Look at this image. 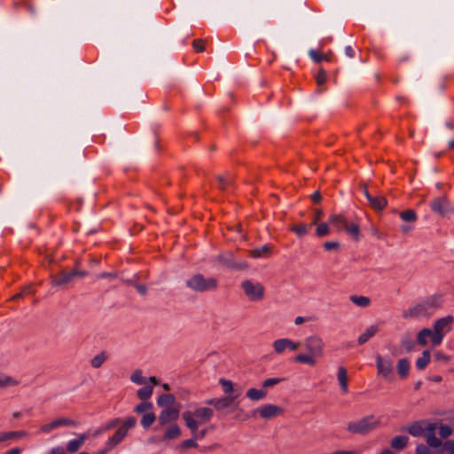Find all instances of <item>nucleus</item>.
I'll return each mask as SVG.
<instances>
[{"label": "nucleus", "instance_id": "39", "mask_svg": "<svg viewBox=\"0 0 454 454\" xmlns=\"http://www.w3.org/2000/svg\"><path fill=\"white\" fill-rule=\"evenodd\" d=\"M427 442L431 447H438L441 445V441L435 436L434 433V429H431V432L427 434Z\"/></svg>", "mask_w": 454, "mask_h": 454}, {"label": "nucleus", "instance_id": "62", "mask_svg": "<svg viewBox=\"0 0 454 454\" xmlns=\"http://www.w3.org/2000/svg\"><path fill=\"white\" fill-rule=\"evenodd\" d=\"M50 454H65L61 448H54L50 451Z\"/></svg>", "mask_w": 454, "mask_h": 454}, {"label": "nucleus", "instance_id": "20", "mask_svg": "<svg viewBox=\"0 0 454 454\" xmlns=\"http://www.w3.org/2000/svg\"><path fill=\"white\" fill-rule=\"evenodd\" d=\"M181 435V428L176 423L169 424L166 427L163 440H173L176 439Z\"/></svg>", "mask_w": 454, "mask_h": 454}, {"label": "nucleus", "instance_id": "51", "mask_svg": "<svg viewBox=\"0 0 454 454\" xmlns=\"http://www.w3.org/2000/svg\"><path fill=\"white\" fill-rule=\"evenodd\" d=\"M326 78H327V75L324 70L318 71L317 77H316L317 84L319 86L324 84L326 81Z\"/></svg>", "mask_w": 454, "mask_h": 454}, {"label": "nucleus", "instance_id": "45", "mask_svg": "<svg viewBox=\"0 0 454 454\" xmlns=\"http://www.w3.org/2000/svg\"><path fill=\"white\" fill-rule=\"evenodd\" d=\"M192 47L196 52H203L205 51V41L203 39H195Z\"/></svg>", "mask_w": 454, "mask_h": 454}, {"label": "nucleus", "instance_id": "54", "mask_svg": "<svg viewBox=\"0 0 454 454\" xmlns=\"http://www.w3.org/2000/svg\"><path fill=\"white\" fill-rule=\"evenodd\" d=\"M417 454H429L430 450L426 445H419L416 449Z\"/></svg>", "mask_w": 454, "mask_h": 454}, {"label": "nucleus", "instance_id": "48", "mask_svg": "<svg viewBox=\"0 0 454 454\" xmlns=\"http://www.w3.org/2000/svg\"><path fill=\"white\" fill-rule=\"evenodd\" d=\"M452 433L451 428L447 425H442L439 428V434L442 438H447L450 436Z\"/></svg>", "mask_w": 454, "mask_h": 454}, {"label": "nucleus", "instance_id": "19", "mask_svg": "<svg viewBox=\"0 0 454 454\" xmlns=\"http://www.w3.org/2000/svg\"><path fill=\"white\" fill-rule=\"evenodd\" d=\"M396 370L401 379H406L411 370V364L407 358H401L397 361Z\"/></svg>", "mask_w": 454, "mask_h": 454}, {"label": "nucleus", "instance_id": "64", "mask_svg": "<svg viewBox=\"0 0 454 454\" xmlns=\"http://www.w3.org/2000/svg\"><path fill=\"white\" fill-rule=\"evenodd\" d=\"M33 292L32 288L30 286H27L25 287L21 293H23V296L28 294H31Z\"/></svg>", "mask_w": 454, "mask_h": 454}, {"label": "nucleus", "instance_id": "27", "mask_svg": "<svg viewBox=\"0 0 454 454\" xmlns=\"http://www.w3.org/2000/svg\"><path fill=\"white\" fill-rule=\"evenodd\" d=\"M344 231L355 239H358L360 234L359 224L356 222H348Z\"/></svg>", "mask_w": 454, "mask_h": 454}, {"label": "nucleus", "instance_id": "49", "mask_svg": "<svg viewBox=\"0 0 454 454\" xmlns=\"http://www.w3.org/2000/svg\"><path fill=\"white\" fill-rule=\"evenodd\" d=\"M434 356V360L437 362L448 363L450 360V357L442 351H436Z\"/></svg>", "mask_w": 454, "mask_h": 454}, {"label": "nucleus", "instance_id": "33", "mask_svg": "<svg viewBox=\"0 0 454 454\" xmlns=\"http://www.w3.org/2000/svg\"><path fill=\"white\" fill-rule=\"evenodd\" d=\"M130 380L137 385L145 384L149 381V378H145L143 376V373L140 370H136L130 376Z\"/></svg>", "mask_w": 454, "mask_h": 454}, {"label": "nucleus", "instance_id": "8", "mask_svg": "<svg viewBox=\"0 0 454 454\" xmlns=\"http://www.w3.org/2000/svg\"><path fill=\"white\" fill-rule=\"evenodd\" d=\"M453 317L451 316L442 317L434 323L433 328L434 329L435 342H442L444 336L451 331Z\"/></svg>", "mask_w": 454, "mask_h": 454}, {"label": "nucleus", "instance_id": "43", "mask_svg": "<svg viewBox=\"0 0 454 454\" xmlns=\"http://www.w3.org/2000/svg\"><path fill=\"white\" fill-rule=\"evenodd\" d=\"M54 421L58 427L75 425V421H74L73 419H67V418H59V419H54Z\"/></svg>", "mask_w": 454, "mask_h": 454}, {"label": "nucleus", "instance_id": "36", "mask_svg": "<svg viewBox=\"0 0 454 454\" xmlns=\"http://www.w3.org/2000/svg\"><path fill=\"white\" fill-rule=\"evenodd\" d=\"M350 300L354 304H356L359 307H363V308L368 307L371 302L370 299L366 296L354 295V296H351Z\"/></svg>", "mask_w": 454, "mask_h": 454}, {"label": "nucleus", "instance_id": "53", "mask_svg": "<svg viewBox=\"0 0 454 454\" xmlns=\"http://www.w3.org/2000/svg\"><path fill=\"white\" fill-rule=\"evenodd\" d=\"M323 216H324L323 211L321 209H317L314 214V216L312 218L311 224H317V223H319V221L323 218Z\"/></svg>", "mask_w": 454, "mask_h": 454}, {"label": "nucleus", "instance_id": "24", "mask_svg": "<svg viewBox=\"0 0 454 454\" xmlns=\"http://www.w3.org/2000/svg\"><path fill=\"white\" fill-rule=\"evenodd\" d=\"M175 396L173 395H170V394H164V395H161L158 400H157V403L160 407H161L162 409L164 408H168V407H175L174 406V403H175Z\"/></svg>", "mask_w": 454, "mask_h": 454}, {"label": "nucleus", "instance_id": "17", "mask_svg": "<svg viewBox=\"0 0 454 454\" xmlns=\"http://www.w3.org/2000/svg\"><path fill=\"white\" fill-rule=\"evenodd\" d=\"M328 222L333 225L337 231H342L345 229L346 224H348V221L342 215L333 214L329 216Z\"/></svg>", "mask_w": 454, "mask_h": 454}, {"label": "nucleus", "instance_id": "22", "mask_svg": "<svg viewBox=\"0 0 454 454\" xmlns=\"http://www.w3.org/2000/svg\"><path fill=\"white\" fill-rule=\"evenodd\" d=\"M86 438V434H81L78 435L76 439L69 441L67 446V451H69L70 453L77 451L82 446Z\"/></svg>", "mask_w": 454, "mask_h": 454}, {"label": "nucleus", "instance_id": "1", "mask_svg": "<svg viewBox=\"0 0 454 454\" xmlns=\"http://www.w3.org/2000/svg\"><path fill=\"white\" fill-rule=\"evenodd\" d=\"M303 343L306 352L295 355L294 362L314 367L325 356V342L321 336L312 334L307 336Z\"/></svg>", "mask_w": 454, "mask_h": 454}, {"label": "nucleus", "instance_id": "32", "mask_svg": "<svg viewBox=\"0 0 454 454\" xmlns=\"http://www.w3.org/2000/svg\"><path fill=\"white\" fill-rule=\"evenodd\" d=\"M107 359V355L106 352H100L96 355L90 361V364L93 368H99Z\"/></svg>", "mask_w": 454, "mask_h": 454}, {"label": "nucleus", "instance_id": "40", "mask_svg": "<svg viewBox=\"0 0 454 454\" xmlns=\"http://www.w3.org/2000/svg\"><path fill=\"white\" fill-rule=\"evenodd\" d=\"M408 432L413 436H419L424 432L423 425L421 423H414L408 427Z\"/></svg>", "mask_w": 454, "mask_h": 454}, {"label": "nucleus", "instance_id": "52", "mask_svg": "<svg viewBox=\"0 0 454 454\" xmlns=\"http://www.w3.org/2000/svg\"><path fill=\"white\" fill-rule=\"evenodd\" d=\"M17 434L12 432H3L0 434V442L9 441L11 439H14V436Z\"/></svg>", "mask_w": 454, "mask_h": 454}, {"label": "nucleus", "instance_id": "26", "mask_svg": "<svg viewBox=\"0 0 454 454\" xmlns=\"http://www.w3.org/2000/svg\"><path fill=\"white\" fill-rule=\"evenodd\" d=\"M366 198L370 201L371 205L376 209H383L387 205V200L384 197H372L368 192H365Z\"/></svg>", "mask_w": 454, "mask_h": 454}, {"label": "nucleus", "instance_id": "58", "mask_svg": "<svg viewBox=\"0 0 454 454\" xmlns=\"http://www.w3.org/2000/svg\"><path fill=\"white\" fill-rule=\"evenodd\" d=\"M120 422L119 419H114V420H112L110 421L106 426V430H109L113 427H114L118 423Z\"/></svg>", "mask_w": 454, "mask_h": 454}, {"label": "nucleus", "instance_id": "23", "mask_svg": "<svg viewBox=\"0 0 454 454\" xmlns=\"http://www.w3.org/2000/svg\"><path fill=\"white\" fill-rule=\"evenodd\" d=\"M378 332L377 325H371L367 327L358 337L357 341L360 345L367 342L371 338H372Z\"/></svg>", "mask_w": 454, "mask_h": 454}, {"label": "nucleus", "instance_id": "12", "mask_svg": "<svg viewBox=\"0 0 454 454\" xmlns=\"http://www.w3.org/2000/svg\"><path fill=\"white\" fill-rule=\"evenodd\" d=\"M434 329L423 328L417 334V341L420 346H427L429 342L432 346H439L442 341L435 342Z\"/></svg>", "mask_w": 454, "mask_h": 454}, {"label": "nucleus", "instance_id": "41", "mask_svg": "<svg viewBox=\"0 0 454 454\" xmlns=\"http://www.w3.org/2000/svg\"><path fill=\"white\" fill-rule=\"evenodd\" d=\"M153 408V404L148 402H144L136 406L135 411L139 414H145L148 411H151Z\"/></svg>", "mask_w": 454, "mask_h": 454}, {"label": "nucleus", "instance_id": "2", "mask_svg": "<svg viewBox=\"0 0 454 454\" xmlns=\"http://www.w3.org/2000/svg\"><path fill=\"white\" fill-rule=\"evenodd\" d=\"M213 415V411L207 407H199L183 412L182 417L195 437H204L206 431L198 432L200 426L207 423Z\"/></svg>", "mask_w": 454, "mask_h": 454}, {"label": "nucleus", "instance_id": "38", "mask_svg": "<svg viewBox=\"0 0 454 454\" xmlns=\"http://www.w3.org/2000/svg\"><path fill=\"white\" fill-rule=\"evenodd\" d=\"M309 57L312 59V60L316 63H319L321 62L322 60H326V61H329V57L328 55H324V54H321L320 52L315 51V50H310L309 51Z\"/></svg>", "mask_w": 454, "mask_h": 454}, {"label": "nucleus", "instance_id": "13", "mask_svg": "<svg viewBox=\"0 0 454 454\" xmlns=\"http://www.w3.org/2000/svg\"><path fill=\"white\" fill-rule=\"evenodd\" d=\"M159 383V380L155 377H149V381H147L145 384H143L144 387L138 389L137 396L141 400L149 399L153 394V387Z\"/></svg>", "mask_w": 454, "mask_h": 454}, {"label": "nucleus", "instance_id": "59", "mask_svg": "<svg viewBox=\"0 0 454 454\" xmlns=\"http://www.w3.org/2000/svg\"><path fill=\"white\" fill-rule=\"evenodd\" d=\"M311 199L314 202H319L321 200V195L319 192H315L312 194Z\"/></svg>", "mask_w": 454, "mask_h": 454}, {"label": "nucleus", "instance_id": "47", "mask_svg": "<svg viewBox=\"0 0 454 454\" xmlns=\"http://www.w3.org/2000/svg\"><path fill=\"white\" fill-rule=\"evenodd\" d=\"M58 428V427L56 426V423L54 420H52L51 422H49V423H46L44 425H43L41 427H40V432L41 433H50L51 432L52 430Z\"/></svg>", "mask_w": 454, "mask_h": 454}, {"label": "nucleus", "instance_id": "56", "mask_svg": "<svg viewBox=\"0 0 454 454\" xmlns=\"http://www.w3.org/2000/svg\"><path fill=\"white\" fill-rule=\"evenodd\" d=\"M330 454H358V452H356V451H352V450H335V451L330 452Z\"/></svg>", "mask_w": 454, "mask_h": 454}, {"label": "nucleus", "instance_id": "37", "mask_svg": "<svg viewBox=\"0 0 454 454\" xmlns=\"http://www.w3.org/2000/svg\"><path fill=\"white\" fill-rule=\"evenodd\" d=\"M399 215L402 218V220L405 222H415L417 220V215L411 209L403 211L399 214Z\"/></svg>", "mask_w": 454, "mask_h": 454}, {"label": "nucleus", "instance_id": "34", "mask_svg": "<svg viewBox=\"0 0 454 454\" xmlns=\"http://www.w3.org/2000/svg\"><path fill=\"white\" fill-rule=\"evenodd\" d=\"M317 228H316V235L317 237H325L330 233V227L328 223H317Z\"/></svg>", "mask_w": 454, "mask_h": 454}, {"label": "nucleus", "instance_id": "11", "mask_svg": "<svg viewBox=\"0 0 454 454\" xmlns=\"http://www.w3.org/2000/svg\"><path fill=\"white\" fill-rule=\"evenodd\" d=\"M179 417L178 407H168L162 409L159 416V423L161 426H167L168 424L175 423Z\"/></svg>", "mask_w": 454, "mask_h": 454}, {"label": "nucleus", "instance_id": "60", "mask_svg": "<svg viewBox=\"0 0 454 454\" xmlns=\"http://www.w3.org/2000/svg\"><path fill=\"white\" fill-rule=\"evenodd\" d=\"M305 321H306V319L303 317H297L294 319V324L296 325H300L303 324Z\"/></svg>", "mask_w": 454, "mask_h": 454}, {"label": "nucleus", "instance_id": "15", "mask_svg": "<svg viewBox=\"0 0 454 454\" xmlns=\"http://www.w3.org/2000/svg\"><path fill=\"white\" fill-rule=\"evenodd\" d=\"M76 275L77 272L75 270L63 271L52 278V284L55 286L66 285L69 283Z\"/></svg>", "mask_w": 454, "mask_h": 454}, {"label": "nucleus", "instance_id": "5", "mask_svg": "<svg viewBox=\"0 0 454 454\" xmlns=\"http://www.w3.org/2000/svg\"><path fill=\"white\" fill-rule=\"evenodd\" d=\"M136 423L137 421L134 418H127L114 434L108 439L106 442L107 450H111L118 445L125 438L129 430L136 426Z\"/></svg>", "mask_w": 454, "mask_h": 454}, {"label": "nucleus", "instance_id": "31", "mask_svg": "<svg viewBox=\"0 0 454 454\" xmlns=\"http://www.w3.org/2000/svg\"><path fill=\"white\" fill-rule=\"evenodd\" d=\"M425 311V305L424 304H417L411 308H410L408 310L404 312L405 317H419L424 314Z\"/></svg>", "mask_w": 454, "mask_h": 454}, {"label": "nucleus", "instance_id": "7", "mask_svg": "<svg viewBox=\"0 0 454 454\" xmlns=\"http://www.w3.org/2000/svg\"><path fill=\"white\" fill-rule=\"evenodd\" d=\"M241 286L248 300L253 301H259L263 299L264 287L262 284L251 280H247L242 283Z\"/></svg>", "mask_w": 454, "mask_h": 454}, {"label": "nucleus", "instance_id": "55", "mask_svg": "<svg viewBox=\"0 0 454 454\" xmlns=\"http://www.w3.org/2000/svg\"><path fill=\"white\" fill-rule=\"evenodd\" d=\"M444 448L450 451H451V454H454V442L453 441H447L444 444Z\"/></svg>", "mask_w": 454, "mask_h": 454}, {"label": "nucleus", "instance_id": "46", "mask_svg": "<svg viewBox=\"0 0 454 454\" xmlns=\"http://www.w3.org/2000/svg\"><path fill=\"white\" fill-rule=\"evenodd\" d=\"M192 435H193V437L192 439L185 440L182 442V444H181L182 449H189V448H193V447L197 446L196 440L199 439L200 437H195V435L193 434H192Z\"/></svg>", "mask_w": 454, "mask_h": 454}, {"label": "nucleus", "instance_id": "18", "mask_svg": "<svg viewBox=\"0 0 454 454\" xmlns=\"http://www.w3.org/2000/svg\"><path fill=\"white\" fill-rule=\"evenodd\" d=\"M267 395H268L267 390L263 389L262 387V388L251 387L246 393L247 397L249 400L254 401V402H258V401L263 400L267 396Z\"/></svg>", "mask_w": 454, "mask_h": 454}, {"label": "nucleus", "instance_id": "28", "mask_svg": "<svg viewBox=\"0 0 454 454\" xmlns=\"http://www.w3.org/2000/svg\"><path fill=\"white\" fill-rule=\"evenodd\" d=\"M430 359H431L430 352L428 350H424L422 352L421 356H419L416 360V367L419 370H424L427 366V364H429Z\"/></svg>", "mask_w": 454, "mask_h": 454}, {"label": "nucleus", "instance_id": "50", "mask_svg": "<svg viewBox=\"0 0 454 454\" xmlns=\"http://www.w3.org/2000/svg\"><path fill=\"white\" fill-rule=\"evenodd\" d=\"M323 247L327 251L337 250L340 247V244L335 241H327L324 243Z\"/></svg>", "mask_w": 454, "mask_h": 454}, {"label": "nucleus", "instance_id": "35", "mask_svg": "<svg viewBox=\"0 0 454 454\" xmlns=\"http://www.w3.org/2000/svg\"><path fill=\"white\" fill-rule=\"evenodd\" d=\"M156 419V416L155 414L151 411H148L146 413H145L143 415V418L141 419V425L145 427V428H147L149 427L151 425H153V423L155 421Z\"/></svg>", "mask_w": 454, "mask_h": 454}, {"label": "nucleus", "instance_id": "25", "mask_svg": "<svg viewBox=\"0 0 454 454\" xmlns=\"http://www.w3.org/2000/svg\"><path fill=\"white\" fill-rule=\"evenodd\" d=\"M309 230L310 226L304 223L294 224L290 227V231L295 233L299 238L307 235L309 232Z\"/></svg>", "mask_w": 454, "mask_h": 454}, {"label": "nucleus", "instance_id": "9", "mask_svg": "<svg viewBox=\"0 0 454 454\" xmlns=\"http://www.w3.org/2000/svg\"><path fill=\"white\" fill-rule=\"evenodd\" d=\"M299 340H294L289 338H279L272 342V348L277 355H282L286 350L296 351L300 347Z\"/></svg>", "mask_w": 454, "mask_h": 454}, {"label": "nucleus", "instance_id": "44", "mask_svg": "<svg viewBox=\"0 0 454 454\" xmlns=\"http://www.w3.org/2000/svg\"><path fill=\"white\" fill-rule=\"evenodd\" d=\"M220 384L222 385L224 393L229 394L233 391V383L231 380L221 379Z\"/></svg>", "mask_w": 454, "mask_h": 454}, {"label": "nucleus", "instance_id": "14", "mask_svg": "<svg viewBox=\"0 0 454 454\" xmlns=\"http://www.w3.org/2000/svg\"><path fill=\"white\" fill-rule=\"evenodd\" d=\"M431 209L437 214L444 215L447 213L449 208V204L445 197H439L434 199L431 203Z\"/></svg>", "mask_w": 454, "mask_h": 454}, {"label": "nucleus", "instance_id": "29", "mask_svg": "<svg viewBox=\"0 0 454 454\" xmlns=\"http://www.w3.org/2000/svg\"><path fill=\"white\" fill-rule=\"evenodd\" d=\"M271 253L269 246H263L259 248L253 249L249 252L250 255L254 258L268 257Z\"/></svg>", "mask_w": 454, "mask_h": 454}, {"label": "nucleus", "instance_id": "21", "mask_svg": "<svg viewBox=\"0 0 454 454\" xmlns=\"http://www.w3.org/2000/svg\"><path fill=\"white\" fill-rule=\"evenodd\" d=\"M337 379H338V381H339V384H340L341 391L344 394L348 393V372H347L346 368H344L342 366L339 367L338 373H337Z\"/></svg>", "mask_w": 454, "mask_h": 454}, {"label": "nucleus", "instance_id": "16", "mask_svg": "<svg viewBox=\"0 0 454 454\" xmlns=\"http://www.w3.org/2000/svg\"><path fill=\"white\" fill-rule=\"evenodd\" d=\"M20 382L21 381L18 377L0 372V388H9L17 387L20 384Z\"/></svg>", "mask_w": 454, "mask_h": 454}, {"label": "nucleus", "instance_id": "63", "mask_svg": "<svg viewBox=\"0 0 454 454\" xmlns=\"http://www.w3.org/2000/svg\"><path fill=\"white\" fill-rule=\"evenodd\" d=\"M21 453V450L19 449V448H13L10 450H8L5 454H20Z\"/></svg>", "mask_w": 454, "mask_h": 454}, {"label": "nucleus", "instance_id": "30", "mask_svg": "<svg viewBox=\"0 0 454 454\" xmlns=\"http://www.w3.org/2000/svg\"><path fill=\"white\" fill-rule=\"evenodd\" d=\"M409 438L405 435L395 436L391 441V446L396 450L403 449L408 443Z\"/></svg>", "mask_w": 454, "mask_h": 454}, {"label": "nucleus", "instance_id": "42", "mask_svg": "<svg viewBox=\"0 0 454 454\" xmlns=\"http://www.w3.org/2000/svg\"><path fill=\"white\" fill-rule=\"evenodd\" d=\"M281 381L278 378H270L263 380L262 384V387L265 390H267L270 387H272L276 385H278Z\"/></svg>", "mask_w": 454, "mask_h": 454}, {"label": "nucleus", "instance_id": "6", "mask_svg": "<svg viewBox=\"0 0 454 454\" xmlns=\"http://www.w3.org/2000/svg\"><path fill=\"white\" fill-rule=\"evenodd\" d=\"M377 375L387 381H391L394 378L393 362L388 357L377 355L375 357Z\"/></svg>", "mask_w": 454, "mask_h": 454}, {"label": "nucleus", "instance_id": "4", "mask_svg": "<svg viewBox=\"0 0 454 454\" xmlns=\"http://www.w3.org/2000/svg\"><path fill=\"white\" fill-rule=\"evenodd\" d=\"M379 425V419L374 416H368L350 422L348 426V429L351 433L363 434L375 429Z\"/></svg>", "mask_w": 454, "mask_h": 454}, {"label": "nucleus", "instance_id": "61", "mask_svg": "<svg viewBox=\"0 0 454 454\" xmlns=\"http://www.w3.org/2000/svg\"><path fill=\"white\" fill-rule=\"evenodd\" d=\"M14 433L17 434L14 436V438H22V437H26L27 435V434L25 431H16Z\"/></svg>", "mask_w": 454, "mask_h": 454}, {"label": "nucleus", "instance_id": "10", "mask_svg": "<svg viewBox=\"0 0 454 454\" xmlns=\"http://www.w3.org/2000/svg\"><path fill=\"white\" fill-rule=\"evenodd\" d=\"M254 413L259 414L262 419H270L282 415L284 413V410L275 404H265L259 407Z\"/></svg>", "mask_w": 454, "mask_h": 454}, {"label": "nucleus", "instance_id": "57", "mask_svg": "<svg viewBox=\"0 0 454 454\" xmlns=\"http://www.w3.org/2000/svg\"><path fill=\"white\" fill-rule=\"evenodd\" d=\"M345 53L347 56H348L349 58H353L354 55H355V51L353 50V48L351 46H347L345 48Z\"/></svg>", "mask_w": 454, "mask_h": 454}, {"label": "nucleus", "instance_id": "3", "mask_svg": "<svg viewBox=\"0 0 454 454\" xmlns=\"http://www.w3.org/2000/svg\"><path fill=\"white\" fill-rule=\"evenodd\" d=\"M186 286L195 292H206L214 290L217 286V281L214 278L196 274L186 280Z\"/></svg>", "mask_w": 454, "mask_h": 454}]
</instances>
